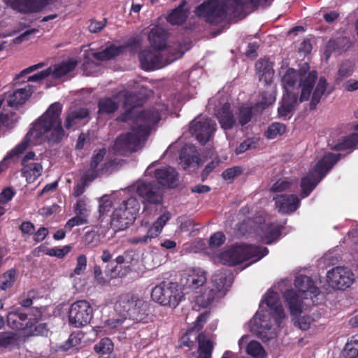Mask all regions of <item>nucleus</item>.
<instances>
[{
  "mask_svg": "<svg viewBox=\"0 0 358 358\" xmlns=\"http://www.w3.org/2000/svg\"><path fill=\"white\" fill-rule=\"evenodd\" d=\"M317 76L315 71H296L289 69L282 82L285 90L282 105L278 108L281 117H286L298 103V90H300L299 101L302 103L310 99V108L315 109L324 94L327 83L324 78H320L315 85Z\"/></svg>",
  "mask_w": 358,
  "mask_h": 358,
  "instance_id": "1",
  "label": "nucleus"
},
{
  "mask_svg": "<svg viewBox=\"0 0 358 358\" xmlns=\"http://www.w3.org/2000/svg\"><path fill=\"white\" fill-rule=\"evenodd\" d=\"M160 107L142 111L137 115L131 131L120 135L115 140L113 145L115 153L127 155L143 147L151 127L161 120Z\"/></svg>",
  "mask_w": 358,
  "mask_h": 358,
  "instance_id": "2",
  "label": "nucleus"
},
{
  "mask_svg": "<svg viewBox=\"0 0 358 358\" xmlns=\"http://www.w3.org/2000/svg\"><path fill=\"white\" fill-rule=\"evenodd\" d=\"M267 0H206L196 8L195 13L210 24L240 17L245 6L264 5Z\"/></svg>",
  "mask_w": 358,
  "mask_h": 358,
  "instance_id": "3",
  "label": "nucleus"
},
{
  "mask_svg": "<svg viewBox=\"0 0 358 358\" xmlns=\"http://www.w3.org/2000/svg\"><path fill=\"white\" fill-rule=\"evenodd\" d=\"M266 248H260L253 245H234L222 251L218 255L220 262L227 266H235L245 261L256 262L268 254Z\"/></svg>",
  "mask_w": 358,
  "mask_h": 358,
  "instance_id": "4",
  "label": "nucleus"
},
{
  "mask_svg": "<svg viewBox=\"0 0 358 358\" xmlns=\"http://www.w3.org/2000/svg\"><path fill=\"white\" fill-rule=\"evenodd\" d=\"M294 285L298 291L288 289L284 293V297L289 306L291 314L298 316L302 312V298L317 296L319 289L315 286L313 280L306 275H299L294 280Z\"/></svg>",
  "mask_w": 358,
  "mask_h": 358,
  "instance_id": "5",
  "label": "nucleus"
},
{
  "mask_svg": "<svg viewBox=\"0 0 358 358\" xmlns=\"http://www.w3.org/2000/svg\"><path fill=\"white\" fill-rule=\"evenodd\" d=\"M340 155L326 154L316 164L314 169L301 180V190L303 197L307 196L322 180L325 174L338 161Z\"/></svg>",
  "mask_w": 358,
  "mask_h": 358,
  "instance_id": "6",
  "label": "nucleus"
},
{
  "mask_svg": "<svg viewBox=\"0 0 358 358\" xmlns=\"http://www.w3.org/2000/svg\"><path fill=\"white\" fill-rule=\"evenodd\" d=\"M140 207V203L135 197L123 201L112 214L111 226L118 231L127 228L136 220Z\"/></svg>",
  "mask_w": 358,
  "mask_h": 358,
  "instance_id": "7",
  "label": "nucleus"
},
{
  "mask_svg": "<svg viewBox=\"0 0 358 358\" xmlns=\"http://www.w3.org/2000/svg\"><path fill=\"white\" fill-rule=\"evenodd\" d=\"M183 296L178 285L172 282H162L152 288L151 298L162 306L176 308Z\"/></svg>",
  "mask_w": 358,
  "mask_h": 358,
  "instance_id": "8",
  "label": "nucleus"
},
{
  "mask_svg": "<svg viewBox=\"0 0 358 358\" xmlns=\"http://www.w3.org/2000/svg\"><path fill=\"white\" fill-rule=\"evenodd\" d=\"M171 217V213L165 212L152 224H150L148 220H142L138 229V234L130 238L129 242L132 244H144L152 238H156L160 234Z\"/></svg>",
  "mask_w": 358,
  "mask_h": 358,
  "instance_id": "9",
  "label": "nucleus"
},
{
  "mask_svg": "<svg viewBox=\"0 0 358 358\" xmlns=\"http://www.w3.org/2000/svg\"><path fill=\"white\" fill-rule=\"evenodd\" d=\"M268 315L263 311H257L250 322V329L267 345L275 348L277 346L276 332L271 330Z\"/></svg>",
  "mask_w": 358,
  "mask_h": 358,
  "instance_id": "10",
  "label": "nucleus"
},
{
  "mask_svg": "<svg viewBox=\"0 0 358 358\" xmlns=\"http://www.w3.org/2000/svg\"><path fill=\"white\" fill-rule=\"evenodd\" d=\"M268 315L263 311H257L250 322V329L267 345L275 348L277 346L276 332L271 330Z\"/></svg>",
  "mask_w": 358,
  "mask_h": 358,
  "instance_id": "11",
  "label": "nucleus"
},
{
  "mask_svg": "<svg viewBox=\"0 0 358 358\" xmlns=\"http://www.w3.org/2000/svg\"><path fill=\"white\" fill-rule=\"evenodd\" d=\"M164 52L154 49L145 48L139 53V61L145 71H152L160 69L182 56L180 53L173 54L171 58L165 59Z\"/></svg>",
  "mask_w": 358,
  "mask_h": 358,
  "instance_id": "12",
  "label": "nucleus"
},
{
  "mask_svg": "<svg viewBox=\"0 0 358 358\" xmlns=\"http://www.w3.org/2000/svg\"><path fill=\"white\" fill-rule=\"evenodd\" d=\"M93 308L86 300H79L73 303L69 311V323L76 328L87 325L91 320Z\"/></svg>",
  "mask_w": 358,
  "mask_h": 358,
  "instance_id": "13",
  "label": "nucleus"
},
{
  "mask_svg": "<svg viewBox=\"0 0 358 358\" xmlns=\"http://www.w3.org/2000/svg\"><path fill=\"white\" fill-rule=\"evenodd\" d=\"M327 282L335 289H345L355 280V275L350 268L346 266H336L327 273Z\"/></svg>",
  "mask_w": 358,
  "mask_h": 358,
  "instance_id": "14",
  "label": "nucleus"
},
{
  "mask_svg": "<svg viewBox=\"0 0 358 358\" xmlns=\"http://www.w3.org/2000/svg\"><path fill=\"white\" fill-rule=\"evenodd\" d=\"M216 127V123L211 119L196 117L191 122L189 131L200 143L204 145L215 131Z\"/></svg>",
  "mask_w": 358,
  "mask_h": 358,
  "instance_id": "15",
  "label": "nucleus"
},
{
  "mask_svg": "<svg viewBox=\"0 0 358 358\" xmlns=\"http://www.w3.org/2000/svg\"><path fill=\"white\" fill-rule=\"evenodd\" d=\"M116 306L122 308L129 317H135L143 310L145 302L137 294L125 293L119 296Z\"/></svg>",
  "mask_w": 358,
  "mask_h": 358,
  "instance_id": "16",
  "label": "nucleus"
},
{
  "mask_svg": "<svg viewBox=\"0 0 358 358\" xmlns=\"http://www.w3.org/2000/svg\"><path fill=\"white\" fill-rule=\"evenodd\" d=\"M138 195L143 199V202L151 204H159L163 199L162 189L155 182H142L136 185Z\"/></svg>",
  "mask_w": 358,
  "mask_h": 358,
  "instance_id": "17",
  "label": "nucleus"
},
{
  "mask_svg": "<svg viewBox=\"0 0 358 358\" xmlns=\"http://www.w3.org/2000/svg\"><path fill=\"white\" fill-rule=\"evenodd\" d=\"M154 166V163L150 164L146 169L145 174L152 175V172H154V176L157 180V183L162 186H167L169 187L175 186L178 180V173L173 167H163L153 171L152 169Z\"/></svg>",
  "mask_w": 358,
  "mask_h": 358,
  "instance_id": "18",
  "label": "nucleus"
},
{
  "mask_svg": "<svg viewBox=\"0 0 358 358\" xmlns=\"http://www.w3.org/2000/svg\"><path fill=\"white\" fill-rule=\"evenodd\" d=\"M13 10L22 13H36L45 8L48 0H3Z\"/></svg>",
  "mask_w": 358,
  "mask_h": 358,
  "instance_id": "19",
  "label": "nucleus"
},
{
  "mask_svg": "<svg viewBox=\"0 0 358 358\" xmlns=\"http://www.w3.org/2000/svg\"><path fill=\"white\" fill-rule=\"evenodd\" d=\"M206 273L200 268H192L187 270L181 279V283L184 287L189 289H197L206 282Z\"/></svg>",
  "mask_w": 358,
  "mask_h": 358,
  "instance_id": "20",
  "label": "nucleus"
},
{
  "mask_svg": "<svg viewBox=\"0 0 358 358\" xmlns=\"http://www.w3.org/2000/svg\"><path fill=\"white\" fill-rule=\"evenodd\" d=\"M278 210L283 213H289L295 211L299 206V199L296 195L280 194L273 198Z\"/></svg>",
  "mask_w": 358,
  "mask_h": 358,
  "instance_id": "21",
  "label": "nucleus"
},
{
  "mask_svg": "<svg viewBox=\"0 0 358 358\" xmlns=\"http://www.w3.org/2000/svg\"><path fill=\"white\" fill-rule=\"evenodd\" d=\"M264 302L269 308L271 313L275 317L276 322H280L285 317V313L278 293L268 290L265 294Z\"/></svg>",
  "mask_w": 358,
  "mask_h": 358,
  "instance_id": "22",
  "label": "nucleus"
},
{
  "mask_svg": "<svg viewBox=\"0 0 358 358\" xmlns=\"http://www.w3.org/2000/svg\"><path fill=\"white\" fill-rule=\"evenodd\" d=\"M168 33L159 27H153L148 34V41L150 45L156 50L164 52L166 46Z\"/></svg>",
  "mask_w": 358,
  "mask_h": 358,
  "instance_id": "23",
  "label": "nucleus"
},
{
  "mask_svg": "<svg viewBox=\"0 0 358 358\" xmlns=\"http://www.w3.org/2000/svg\"><path fill=\"white\" fill-rule=\"evenodd\" d=\"M270 99L271 100L269 102L261 101L259 103H257L255 106L251 108L245 106H242L239 109V124L243 126L248 123L251 120L252 114H254L255 112H262L266 108V106H267L274 100L273 97H271Z\"/></svg>",
  "mask_w": 358,
  "mask_h": 358,
  "instance_id": "24",
  "label": "nucleus"
},
{
  "mask_svg": "<svg viewBox=\"0 0 358 358\" xmlns=\"http://www.w3.org/2000/svg\"><path fill=\"white\" fill-rule=\"evenodd\" d=\"M255 67L259 80L265 84L270 83L274 73L273 63L268 58L260 59L256 62Z\"/></svg>",
  "mask_w": 358,
  "mask_h": 358,
  "instance_id": "25",
  "label": "nucleus"
},
{
  "mask_svg": "<svg viewBox=\"0 0 358 358\" xmlns=\"http://www.w3.org/2000/svg\"><path fill=\"white\" fill-rule=\"evenodd\" d=\"M215 115L221 127L224 130L231 129L236 124V119L229 103H225L220 108L217 109Z\"/></svg>",
  "mask_w": 358,
  "mask_h": 358,
  "instance_id": "26",
  "label": "nucleus"
},
{
  "mask_svg": "<svg viewBox=\"0 0 358 358\" xmlns=\"http://www.w3.org/2000/svg\"><path fill=\"white\" fill-rule=\"evenodd\" d=\"M119 100L117 94L112 97H103L98 101V113L100 115L114 113L119 108Z\"/></svg>",
  "mask_w": 358,
  "mask_h": 358,
  "instance_id": "27",
  "label": "nucleus"
},
{
  "mask_svg": "<svg viewBox=\"0 0 358 358\" xmlns=\"http://www.w3.org/2000/svg\"><path fill=\"white\" fill-rule=\"evenodd\" d=\"M32 92L33 90L30 85L17 90L8 96V106L13 107L24 104Z\"/></svg>",
  "mask_w": 358,
  "mask_h": 358,
  "instance_id": "28",
  "label": "nucleus"
},
{
  "mask_svg": "<svg viewBox=\"0 0 358 358\" xmlns=\"http://www.w3.org/2000/svg\"><path fill=\"white\" fill-rule=\"evenodd\" d=\"M117 95L118 96L119 103L124 100V107L126 113L118 117V120L126 122L128 120L129 113L131 110L136 107L138 104L136 96L127 91H120Z\"/></svg>",
  "mask_w": 358,
  "mask_h": 358,
  "instance_id": "29",
  "label": "nucleus"
},
{
  "mask_svg": "<svg viewBox=\"0 0 358 358\" xmlns=\"http://www.w3.org/2000/svg\"><path fill=\"white\" fill-rule=\"evenodd\" d=\"M90 112L87 108H80L75 110L69 112L64 121V127L66 129H70L78 124H79L83 120L89 117Z\"/></svg>",
  "mask_w": 358,
  "mask_h": 358,
  "instance_id": "30",
  "label": "nucleus"
},
{
  "mask_svg": "<svg viewBox=\"0 0 358 358\" xmlns=\"http://www.w3.org/2000/svg\"><path fill=\"white\" fill-rule=\"evenodd\" d=\"M22 174L28 182H34L42 173L43 166L41 163L31 162L22 164Z\"/></svg>",
  "mask_w": 358,
  "mask_h": 358,
  "instance_id": "31",
  "label": "nucleus"
},
{
  "mask_svg": "<svg viewBox=\"0 0 358 358\" xmlns=\"http://www.w3.org/2000/svg\"><path fill=\"white\" fill-rule=\"evenodd\" d=\"M27 318V315L22 313L20 310L17 309L14 311L8 313L7 316V322L10 327L13 329H25L23 322Z\"/></svg>",
  "mask_w": 358,
  "mask_h": 358,
  "instance_id": "32",
  "label": "nucleus"
},
{
  "mask_svg": "<svg viewBox=\"0 0 358 358\" xmlns=\"http://www.w3.org/2000/svg\"><path fill=\"white\" fill-rule=\"evenodd\" d=\"M348 41L343 37H339L336 39L329 40L327 43L324 55L327 59L330 57L333 52L341 54L345 50Z\"/></svg>",
  "mask_w": 358,
  "mask_h": 358,
  "instance_id": "33",
  "label": "nucleus"
},
{
  "mask_svg": "<svg viewBox=\"0 0 358 358\" xmlns=\"http://www.w3.org/2000/svg\"><path fill=\"white\" fill-rule=\"evenodd\" d=\"M77 62L72 60L61 62L51 67V74L53 78H61L72 71L76 66Z\"/></svg>",
  "mask_w": 358,
  "mask_h": 358,
  "instance_id": "34",
  "label": "nucleus"
},
{
  "mask_svg": "<svg viewBox=\"0 0 358 358\" xmlns=\"http://www.w3.org/2000/svg\"><path fill=\"white\" fill-rule=\"evenodd\" d=\"M199 357L198 358H211L213 343L204 334H200L198 337Z\"/></svg>",
  "mask_w": 358,
  "mask_h": 358,
  "instance_id": "35",
  "label": "nucleus"
},
{
  "mask_svg": "<svg viewBox=\"0 0 358 358\" xmlns=\"http://www.w3.org/2000/svg\"><path fill=\"white\" fill-rule=\"evenodd\" d=\"M123 49V46L110 45L102 51L92 53V57L99 61L108 60L119 55Z\"/></svg>",
  "mask_w": 358,
  "mask_h": 358,
  "instance_id": "36",
  "label": "nucleus"
},
{
  "mask_svg": "<svg viewBox=\"0 0 358 358\" xmlns=\"http://www.w3.org/2000/svg\"><path fill=\"white\" fill-rule=\"evenodd\" d=\"M184 5L185 2H182L173 10L166 17L167 22L173 25L183 23L187 17V12L184 9Z\"/></svg>",
  "mask_w": 358,
  "mask_h": 358,
  "instance_id": "37",
  "label": "nucleus"
},
{
  "mask_svg": "<svg viewBox=\"0 0 358 358\" xmlns=\"http://www.w3.org/2000/svg\"><path fill=\"white\" fill-rule=\"evenodd\" d=\"M358 143V134L354 133L350 136L344 137L340 142L335 145L329 143L331 149L335 150H344L353 148Z\"/></svg>",
  "mask_w": 358,
  "mask_h": 358,
  "instance_id": "38",
  "label": "nucleus"
},
{
  "mask_svg": "<svg viewBox=\"0 0 358 358\" xmlns=\"http://www.w3.org/2000/svg\"><path fill=\"white\" fill-rule=\"evenodd\" d=\"M48 331L46 324L38 322H27L24 329V334L29 336H44Z\"/></svg>",
  "mask_w": 358,
  "mask_h": 358,
  "instance_id": "39",
  "label": "nucleus"
},
{
  "mask_svg": "<svg viewBox=\"0 0 358 358\" xmlns=\"http://www.w3.org/2000/svg\"><path fill=\"white\" fill-rule=\"evenodd\" d=\"M217 294L214 288L206 287L204 291L196 296V303L201 306L206 307L211 304Z\"/></svg>",
  "mask_w": 358,
  "mask_h": 358,
  "instance_id": "40",
  "label": "nucleus"
},
{
  "mask_svg": "<svg viewBox=\"0 0 358 358\" xmlns=\"http://www.w3.org/2000/svg\"><path fill=\"white\" fill-rule=\"evenodd\" d=\"M17 271L11 268L0 276V289L6 290L11 287L16 280Z\"/></svg>",
  "mask_w": 358,
  "mask_h": 358,
  "instance_id": "41",
  "label": "nucleus"
},
{
  "mask_svg": "<svg viewBox=\"0 0 358 358\" xmlns=\"http://www.w3.org/2000/svg\"><path fill=\"white\" fill-rule=\"evenodd\" d=\"M246 352L254 358H265L266 355L262 345L256 341L248 343Z\"/></svg>",
  "mask_w": 358,
  "mask_h": 358,
  "instance_id": "42",
  "label": "nucleus"
},
{
  "mask_svg": "<svg viewBox=\"0 0 358 358\" xmlns=\"http://www.w3.org/2000/svg\"><path fill=\"white\" fill-rule=\"evenodd\" d=\"M115 262H119L122 264V266L126 268V270L131 271L137 260L135 258V254L133 251H127L124 252L123 255L118 256Z\"/></svg>",
  "mask_w": 358,
  "mask_h": 358,
  "instance_id": "43",
  "label": "nucleus"
},
{
  "mask_svg": "<svg viewBox=\"0 0 358 358\" xmlns=\"http://www.w3.org/2000/svg\"><path fill=\"white\" fill-rule=\"evenodd\" d=\"M226 281L227 277L225 273H216L213 276L211 288H214L217 294L224 292L227 290Z\"/></svg>",
  "mask_w": 358,
  "mask_h": 358,
  "instance_id": "44",
  "label": "nucleus"
},
{
  "mask_svg": "<svg viewBox=\"0 0 358 358\" xmlns=\"http://www.w3.org/2000/svg\"><path fill=\"white\" fill-rule=\"evenodd\" d=\"M94 350L98 354L110 355L113 350V343L108 338H104L94 346Z\"/></svg>",
  "mask_w": 358,
  "mask_h": 358,
  "instance_id": "45",
  "label": "nucleus"
},
{
  "mask_svg": "<svg viewBox=\"0 0 358 358\" xmlns=\"http://www.w3.org/2000/svg\"><path fill=\"white\" fill-rule=\"evenodd\" d=\"M345 353L347 358L358 357V335L353 336L345 346Z\"/></svg>",
  "mask_w": 358,
  "mask_h": 358,
  "instance_id": "46",
  "label": "nucleus"
},
{
  "mask_svg": "<svg viewBox=\"0 0 358 358\" xmlns=\"http://www.w3.org/2000/svg\"><path fill=\"white\" fill-rule=\"evenodd\" d=\"M285 131V124L279 122L271 124L266 131L267 138L272 139L281 136Z\"/></svg>",
  "mask_w": 358,
  "mask_h": 358,
  "instance_id": "47",
  "label": "nucleus"
},
{
  "mask_svg": "<svg viewBox=\"0 0 358 358\" xmlns=\"http://www.w3.org/2000/svg\"><path fill=\"white\" fill-rule=\"evenodd\" d=\"M90 206L86 199H80L77 201L76 205L75 206L76 214L84 216L87 219L90 215Z\"/></svg>",
  "mask_w": 358,
  "mask_h": 358,
  "instance_id": "48",
  "label": "nucleus"
},
{
  "mask_svg": "<svg viewBox=\"0 0 358 358\" xmlns=\"http://www.w3.org/2000/svg\"><path fill=\"white\" fill-rule=\"evenodd\" d=\"M294 184L287 179H281L275 182L271 187V191L280 192L292 189Z\"/></svg>",
  "mask_w": 358,
  "mask_h": 358,
  "instance_id": "49",
  "label": "nucleus"
},
{
  "mask_svg": "<svg viewBox=\"0 0 358 358\" xmlns=\"http://www.w3.org/2000/svg\"><path fill=\"white\" fill-rule=\"evenodd\" d=\"M106 154V149L102 148L98 150H95L94 155L92 157L90 163V168L92 169H96L99 164L103 161Z\"/></svg>",
  "mask_w": 358,
  "mask_h": 358,
  "instance_id": "50",
  "label": "nucleus"
},
{
  "mask_svg": "<svg viewBox=\"0 0 358 358\" xmlns=\"http://www.w3.org/2000/svg\"><path fill=\"white\" fill-rule=\"evenodd\" d=\"M226 241L225 235L221 232L217 231L213 234L209 238L208 243L210 248H217L221 246Z\"/></svg>",
  "mask_w": 358,
  "mask_h": 358,
  "instance_id": "51",
  "label": "nucleus"
},
{
  "mask_svg": "<svg viewBox=\"0 0 358 358\" xmlns=\"http://www.w3.org/2000/svg\"><path fill=\"white\" fill-rule=\"evenodd\" d=\"M87 267V257L85 255H80L77 258L76 266L73 270V274L80 275L84 273Z\"/></svg>",
  "mask_w": 358,
  "mask_h": 358,
  "instance_id": "52",
  "label": "nucleus"
},
{
  "mask_svg": "<svg viewBox=\"0 0 358 358\" xmlns=\"http://www.w3.org/2000/svg\"><path fill=\"white\" fill-rule=\"evenodd\" d=\"M87 222V219L86 217L80 215L76 214L75 217L68 220V222L65 224V229L70 231L73 227L76 226L85 224Z\"/></svg>",
  "mask_w": 358,
  "mask_h": 358,
  "instance_id": "53",
  "label": "nucleus"
},
{
  "mask_svg": "<svg viewBox=\"0 0 358 358\" xmlns=\"http://www.w3.org/2000/svg\"><path fill=\"white\" fill-rule=\"evenodd\" d=\"M256 143L251 138H248L243 141L235 150L236 155L244 153L247 150L255 149Z\"/></svg>",
  "mask_w": 358,
  "mask_h": 358,
  "instance_id": "54",
  "label": "nucleus"
},
{
  "mask_svg": "<svg viewBox=\"0 0 358 358\" xmlns=\"http://www.w3.org/2000/svg\"><path fill=\"white\" fill-rule=\"evenodd\" d=\"M71 247L65 245L62 248H53L50 249L46 254L50 257H57L58 258H63L71 250Z\"/></svg>",
  "mask_w": 358,
  "mask_h": 358,
  "instance_id": "55",
  "label": "nucleus"
},
{
  "mask_svg": "<svg viewBox=\"0 0 358 358\" xmlns=\"http://www.w3.org/2000/svg\"><path fill=\"white\" fill-rule=\"evenodd\" d=\"M313 322V319L310 315H303L301 317H299L296 321H294V324L301 329L307 330L310 328V326Z\"/></svg>",
  "mask_w": 358,
  "mask_h": 358,
  "instance_id": "56",
  "label": "nucleus"
},
{
  "mask_svg": "<svg viewBox=\"0 0 358 358\" xmlns=\"http://www.w3.org/2000/svg\"><path fill=\"white\" fill-rule=\"evenodd\" d=\"M352 72V64L349 61L343 62L338 69V75L341 78L348 77L350 76Z\"/></svg>",
  "mask_w": 358,
  "mask_h": 358,
  "instance_id": "57",
  "label": "nucleus"
},
{
  "mask_svg": "<svg viewBox=\"0 0 358 358\" xmlns=\"http://www.w3.org/2000/svg\"><path fill=\"white\" fill-rule=\"evenodd\" d=\"M51 74V67H49L43 71L38 72L37 73L31 76L28 78V81L30 82H39L46 78Z\"/></svg>",
  "mask_w": 358,
  "mask_h": 358,
  "instance_id": "58",
  "label": "nucleus"
},
{
  "mask_svg": "<svg viewBox=\"0 0 358 358\" xmlns=\"http://www.w3.org/2000/svg\"><path fill=\"white\" fill-rule=\"evenodd\" d=\"M241 173V169L238 166L229 168L223 171L222 176L226 180H231Z\"/></svg>",
  "mask_w": 358,
  "mask_h": 358,
  "instance_id": "59",
  "label": "nucleus"
},
{
  "mask_svg": "<svg viewBox=\"0 0 358 358\" xmlns=\"http://www.w3.org/2000/svg\"><path fill=\"white\" fill-rule=\"evenodd\" d=\"M131 271L126 270V268L122 266V264L119 262H116V265L114 266L111 271L112 278H122L125 276Z\"/></svg>",
  "mask_w": 358,
  "mask_h": 358,
  "instance_id": "60",
  "label": "nucleus"
},
{
  "mask_svg": "<svg viewBox=\"0 0 358 358\" xmlns=\"http://www.w3.org/2000/svg\"><path fill=\"white\" fill-rule=\"evenodd\" d=\"M80 343V338L77 334H71L66 343L62 346L63 350H67L72 347L76 346Z\"/></svg>",
  "mask_w": 358,
  "mask_h": 358,
  "instance_id": "61",
  "label": "nucleus"
},
{
  "mask_svg": "<svg viewBox=\"0 0 358 358\" xmlns=\"http://www.w3.org/2000/svg\"><path fill=\"white\" fill-rule=\"evenodd\" d=\"M112 207V202L107 196H103L99 201V211L100 214L108 212Z\"/></svg>",
  "mask_w": 358,
  "mask_h": 358,
  "instance_id": "62",
  "label": "nucleus"
},
{
  "mask_svg": "<svg viewBox=\"0 0 358 358\" xmlns=\"http://www.w3.org/2000/svg\"><path fill=\"white\" fill-rule=\"evenodd\" d=\"M98 176V170L92 169L86 171L84 175L81 177L80 180L83 182H85V184L88 185L90 182L93 181Z\"/></svg>",
  "mask_w": 358,
  "mask_h": 358,
  "instance_id": "63",
  "label": "nucleus"
},
{
  "mask_svg": "<svg viewBox=\"0 0 358 358\" xmlns=\"http://www.w3.org/2000/svg\"><path fill=\"white\" fill-rule=\"evenodd\" d=\"M106 25V19L103 21H97L92 20L89 25V31L92 33H97L100 31Z\"/></svg>",
  "mask_w": 358,
  "mask_h": 358,
  "instance_id": "64",
  "label": "nucleus"
}]
</instances>
